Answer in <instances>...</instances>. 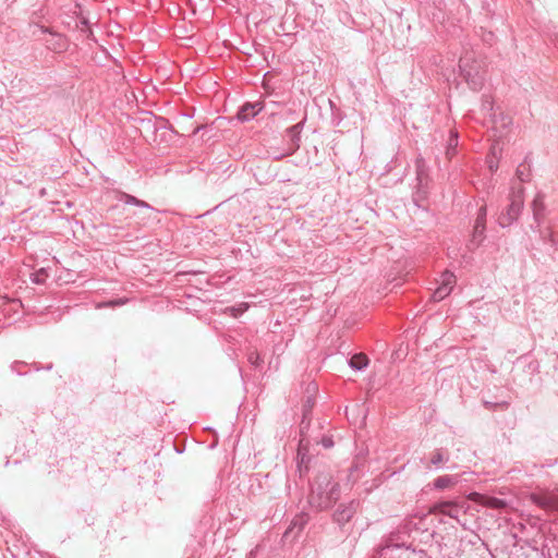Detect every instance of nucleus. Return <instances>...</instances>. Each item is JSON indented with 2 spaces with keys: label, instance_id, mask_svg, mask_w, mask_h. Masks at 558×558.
I'll list each match as a JSON object with an SVG mask.
<instances>
[{
  "label": "nucleus",
  "instance_id": "nucleus-1",
  "mask_svg": "<svg viewBox=\"0 0 558 558\" xmlns=\"http://www.w3.org/2000/svg\"><path fill=\"white\" fill-rule=\"evenodd\" d=\"M341 487L329 473H319L311 485L307 497L310 506L316 511L333 507L340 498Z\"/></svg>",
  "mask_w": 558,
  "mask_h": 558
},
{
  "label": "nucleus",
  "instance_id": "nucleus-2",
  "mask_svg": "<svg viewBox=\"0 0 558 558\" xmlns=\"http://www.w3.org/2000/svg\"><path fill=\"white\" fill-rule=\"evenodd\" d=\"M459 69L463 80L472 90H480L484 85V70L481 62L473 59L468 53L460 58Z\"/></svg>",
  "mask_w": 558,
  "mask_h": 558
},
{
  "label": "nucleus",
  "instance_id": "nucleus-3",
  "mask_svg": "<svg viewBox=\"0 0 558 558\" xmlns=\"http://www.w3.org/2000/svg\"><path fill=\"white\" fill-rule=\"evenodd\" d=\"M524 205L523 189L520 187L517 192H512L510 196V204L505 211H501L498 217V225L501 228H508L513 225L522 213Z\"/></svg>",
  "mask_w": 558,
  "mask_h": 558
},
{
  "label": "nucleus",
  "instance_id": "nucleus-4",
  "mask_svg": "<svg viewBox=\"0 0 558 558\" xmlns=\"http://www.w3.org/2000/svg\"><path fill=\"white\" fill-rule=\"evenodd\" d=\"M469 505L464 499L459 497L449 500H438L434 502L429 512L434 514H444L451 519L459 520L461 514L466 513Z\"/></svg>",
  "mask_w": 558,
  "mask_h": 558
},
{
  "label": "nucleus",
  "instance_id": "nucleus-5",
  "mask_svg": "<svg viewBox=\"0 0 558 558\" xmlns=\"http://www.w3.org/2000/svg\"><path fill=\"white\" fill-rule=\"evenodd\" d=\"M31 27L33 28V36H36L38 32L41 34L49 35V37L45 39V46L47 49L56 53H61L68 49V39L64 35L59 34L54 32L52 28H49L45 25H40L37 23L31 24Z\"/></svg>",
  "mask_w": 558,
  "mask_h": 558
},
{
  "label": "nucleus",
  "instance_id": "nucleus-6",
  "mask_svg": "<svg viewBox=\"0 0 558 558\" xmlns=\"http://www.w3.org/2000/svg\"><path fill=\"white\" fill-rule=\"evenodd\" d=\"M304 123H305V121L303 120L292 126H289L284 131L283 150L281 154L276 155L274 157L275 159H281L287 156H292L293 154H295L299 150V148L301 146V133L304 128Z\"/></svg>",
  "mask_w": 558,
  "mask_h": 558
},
{
  "label": "nucleus",
  "instance_id": "nucleus-7",
  "mask_svg": "<svg viewBox=\"0 0 558 558\" xmlns=\"http://www.w3.org/2000/svg\"><path fill=\"white\" fill-rule=\"evenodd\" d=\"M360 507L357 499L340 502L332 512L331 519L341 530L352 520Z\"/></svg>",
  "mask_w": 558,
  "mask_h": 558
},
{
  "label": "nucleus",
  "instance_id": "nucleus-8",
  "mask_svg": "<svg viewBox=\"0 0 558 558\" xmlns=\"http://www.w3.org/2000/svg\"><path fill=\"white\" fill-rule=\"evenodd\" d=\"M403 531L408 533V537L413 539L417 534H426L427 538L433 537L434 533L425 526V519L423 517H411L404 520L401 524Z\"/></svg>",
  "mask_w": 558,
  "mask_h": 558
},
{
  "label": "nucleus",
  "instance_id": "nucleus-9",
  "mask_svg": "<svg viewBox=\"0 0 558 558\" xmlns=\"http://www.w3.org/2000/svg\"><path fill=\"white\" fill-rule=\"evenodd\" d=\"M408 533L403 531V527L401 524L398 526V529L389 534V536L386 539V546L383 548L381 556H385L388 554V550L392 547L400 548L405 547L404 553H410L411 544L408 545Z\"/></svg>",
  "mask_w": 558,
  "mask_h": 558
},
{
  "label": "nucleus",
  "instance_id": "nucleus-10",
  "mask_svg": "<svg viewBox=\"0 0 558 558\" xmlns=\"http://www.w3.org/2000/svg\"><path fill=\"white\" fill-rule=\"evenodd\" d=\"M469 499L475 501L476 504H478L483 507L495 509V510H501V509L507 508V506H508V502L505 499L497 498V497L490 496V495L480 494V493H471L469 495Z\"/></svg>",
  "mask_w": 558,
  "mask_h": 558
},
{
  "label": "nucleus",
  "instance_id": "nucleus-11",
  "mask_svg": "<svg viewBox=\"0 0 558 558\" xmlns=\"http://www.w3.org/2000/svg\"><path fill=\"white\" fill-rule=\"evenodd\" d=\"M415 172L417 181V193L425 194L428 183V167L425 159L421 156L415 159Z\"/></svg>",
  "mask_w": 558,
  "mask_h": 558
},
{
  "label": "nucleus",
  "instance_id": "nucleus-12",
  "mask_svg": "<svg viewBox=\"0 0 558 558\" xmlns=\"http://www.w3.org/2000/svg\"><path fill=\"white\" fill-rule=\"evenodd\" d=\"M263 109V102H245L238 111L236 117L242 122L250 121L255 118Z\"/></svg>",
  "mask_w": 558,
  "mask_h": 558
},
{
  "label": "nucleus",
  "instance_id": "nucleus-13",
  "mask_svg": "<svg viewBox=\"0 0 558 558\" xmlns=\"http://www.w3.org/2000/svg\"><path fill=\"white\" fill-rule=\"evenodd\" d=\"M531 500L542 509L558 510V497L556 496L533 494Z\"/></svg>",
  "mask_w": 558,
  "mask_h": 558
},
{
  "label": "nucleus",
  "instance_id": "nucleus-14",
  "mask_svg": "<svg viewBox=\"0 0 558 558\" xmlns=\"http://www.w3.org/2000/svg\"><path fill=\"white\" fill-rule=\"evenodd\" d=\"M449 459L450 457L447 450L442 448L436 449L434 452H432L429 462L426 466L427 469H440L449 461Z\"/></svg>",
  "mask_w": 558,
  "mask_h": 558
},
{
  "label": "nucleus",
  "instance_id": "nucleus-15",
  "mask_svg": "<svg viewBox=\"0 0 558 558\" xmlns=\"http://www.w3.org/2000/svg\"><path fill=\"white\" fill-rule=\"evenodd\" d=\"M459 483V475H442L433 481V488L436 490H444L450 488Z\"/></svg>",
  "mask_w": 558,
  "mask_h": 558
},
{
  "label": "nucleus",
  "instance_id": "nucleus-16",
  "mask_svg": "<svg viewBox=\"0 0 558 558\" xmlns=\"http://www.w3.org/2000/svg\"><path fill=\"white\" fill-rule=\"evenodd\" d=\"M532 210H533V216H534V220H535L536 225L535 226L532 225L531 228L534 229V228H538L541 226V219H542L544 210H545L543 195L537 194L535 196V198L532 202Z\"/></svg>",
  "mask_w": 558,
  "mask_h": 558
},
{
  "label": "nucleus",
  "instance_id": "nucleus-17",
  "mask_svg": "<svg viewBox=\"0 0 558 558\" xmlns=\"http://www.w3.org/2000/svg\"><path fill=\"white\" fill-rule=\"evenodd\" d=\"M485 230H486V227H480V226H476L474 225L473 227V232H472V238L468 244V248L469 251H474L476 250L481 244L482 242L485 240Z\"/></svg>",
  "mask_w": 558,
  "mask_h": 558
},
{
  "label": "nucleus",
  "instance_id": "nucleus-18",
  "mask_svg": "<svg viewBox=\"0 0 558 558\" xmlns=\"http://www.w3.org/2000/svg\"><path fill=\"white\" fill-rule=\"evenodd\" d=\"M348 363L352 369L363 371L367 367L369 360L364 353H356L349 359Z\"/></svg>",
  "mask_w": 558,
  "mask_h": 558
},
{
  "label": "nucleus",
  "instance_id": "nucleus-19",
  "mask_svg": "<svg viewBox=\"0 0 558 558\" xmlns=\"http://www.w3.org/2000/svg\"><path fill=\"white\" fill-rule=\"evenodd\" d=\"M308 521H310L308 513L301 512V513L296 514L293 518L291 525H290L289 530L286 532V534H288L289 531H292L294 529H298V533L301 532L304 529V526L308 523Z\"/></svg>",
  "mask_w": 558,
  "mask_h": 558
},
{
  "label": "nucleus",
  "instance_id": "nucleus-20",
  "mask_svg": "<svg viewBox=\"0 0 558 558\" xmlns=\"http://www.w3.org/2000/svg\"><path fill=\"white\" fill-rule=\"evenodd\" d=\"M515 175L520 182H527L531 178V168L530 165L526 163V159L524 162L520 163L517 168Z\"/></svg>",
  "mask_w": 558,
  "mask_h": 558
},
{
  "label": "nucleus",
  "instance_id": "nucleus-21",
  "mask_svg": "<svg viewBox=\"0 0 558 558\" xmlns=\"http://www.w3.org/2000/svg\"><path fill=\"white\" fill-rule=\"evenodd\" d=\"M539 365L536 361H530L525 363L522 367V373L529 377V381L532 380V377L538 373Z\"/></svg>",
  "mask_w": 558,
  "mask_h": 558
},
{
  "label": "nucleus",
  "instance_id": "nucleus-22",
  "mask_svg": "<svg viewBox=\"0 0 558 558\" xmlns=\"http://www.w3.org/2000/svg\"><path fill=\"white\" fill-rule=\"evenodd\" d=\"M247 361L255 368H259L264 363L263 359L260 357L259 353L256 350L248 352Z\"/></svg>",
  "mask_w": 558,
  "mask_h": 558
},
{
  "label": "nucleus",
  "instance_id": "nucleus-23",
  "mask_svg": "<svg viewBox=\"0 0 558 558\" xmlns=\"http://www.w3.org/2000/svg\"><path fill=\"white\" fill-rule=\"evenodd\" d=\"M118 199L123 202L125 205L137 206L140 198H137V197H135V196H133L131 194H128L125 192H119L118 193Z\"/></svg>",
  "mask_w": 558,
  "mask_h": 558
},
{
  "label": "nucleus",
  "instance_id": "nucleus-24",
  "mask_svg": "<svg viewBox=\"0 0 558 558\" xmlns=\"http://www.w3.org/2000/svg\"><path fill=\"white\" fill-rule=\"evenodd\" d=\"M486 217H487V207H486V205H482L477 210V216H476L474 225L480 226L481 228L483 226L486 227Z\"/></svg>",
  "mask_w": 558,
  "mask_h": 558
},
{
  "label": "nucleus",
  "instance_id": "nucleus-25",
  "mask_svg": "<svg viewBox=\"0 0 558 558\" xmlns=\"http://www.w3.org/2000/svg\"><path fill=\"white\" fill-rule=\"evenodd\" d=\"M451 293V290L440 283V286L434 291L433 299L435 301H441Z\"/></svg>",
  "mask_w": 558,
  "mask_h": 558
},
{
  "label": "nucleus",
  "instance_id": "nucleus-26",
  "mask_svg": "<svg viewBox=\"0 0 558 558\" xmlns=\"http://www.w3.org/2000/svg\"><path fill=\"white\" fill-rule=\"evenodd\" d=\"M441 284L452 291V289L456 284V276L449 271L444 272Z\"/></svg>",
  "mask_w": 558,
  "mask_h": 558
},
{
  "label": "nucleus",
  "instance_id": "nucleus-27",
  "mask_svg": "<svg viewBox=\"0 0 558 558\" xmlns=\"http://www.w3.org/2000/svg\"><path fill=\"white\" fill-rule=\"evenodd\" d=\"M457 146H458V135L451 133L449 143L447 146V151H446V154L449 158H451L454 155Z\"/></svg>",
  "mask_w": 558,
  "mask_h": 558
},
{
  "label": "nucleus",
  "instance_id": "nucleus-28",
  "mask_svg": "<svg viewBox=\"0 0 558 558\" xmlns=\"http://www.w3.org/2000/svg\"><path fill=\"white\" fill-rule=\"evenodd\" d=\"M26 366L25 362L22 361H15L11 364L10 368L13 373H15L19 376L25 375V373L22 372V367Z\"/></svg>",
  "mask_w": 558,
  "mask_h": 558
},
{
  "label": "nucleus",
  "instance_id": "nucleus-29",
  "mask_svg": "<svg viewBox=\"0 0 558 558\" xmlns=\"http://www.w3.org/2000/svg\"><path fill=\"white\" fill-rule=\"evenodd\" d=\"M314 405V400L308 397L305 404L303 405V420H302V424H304L306 417H307V414L311 412L312 408Z\"/></svg>",
  "mask_w": 558,
  "mask_h": 558
},
{
  "label": "nucleus",
  "instance_id": "nucleus-30",
  "mask_svg": "<svg viewBox=\"0 0 558 558\" xmlns=\"http://www.w3.org/2000/svg\"><path fill=\"white\" fill-rule=\"evenodd\" d=\"M482 7L487 13H493L496 8V1L495 0H483Z\"/></svg>",
  "mask_w": 558,
  "mask_h": 558
},
{
  "label": "nucleus",
  "instance_id": "nucleus-31",
  "mask_svg": "<svg viewBox=\"0 0 558 558\" xmlns=\"http://www.w3.org/2000/svg\"><path fill=\"white\" fill-rule=\"evenodd\" d=\"M320 444L323 445L324 448L326 449H329L331 447H333V440H332V437L331 436H324L320 440Z\"/></svg>",
  "mask_w": 558,
  "mask_h": 558
},
{
  "label": "nucleus",
  "instance_id": "nucleus-32",
  "mask_svg": "<svg viewBox=\"0 0 558 558\" xmlns=\"http://www.w3.org/2000/svg\"><path fill=\"white\" fill-rule=\"evenodd\" d=\"M137 207L145 208L151 211H158L156 208H154L151 205L146 203L145 201L138 199Z\"/></svg>",
  "mask_w": 558,
  "mask_h": 558
},
{
  "label": "nucleus",
  "instance_id": "nucleus-33",
  "mask_svg": "<svg viewBox=\"0 0 558 558\" xmlns=\"http://www.w3.org/2000/svg\"><path fill=\"white\" fill-rule=\"evenodd\" d=\"M494 38H495L494 33L488 32L487 34L484 35L483 40L485 43H487L488 45H493Z\"/></svg>",
  "mask_w": 558,
  "mask_h": 558
},
{
  "label": "nucleus",
  "instance_id": "nucleus-34",
  "mask_svg": "<svg viewBox=\"0 0 558 558\" xmlns=\"http://www.w3.org/2000/svg\"><path fill=\"white\" fill-rule=\"evenodd\" d=\"M205 128H206V125H203V124H202V125H197V126L193 130L192 134H193V135H196L198 132H201V131H202V130H204Z\"/></svg>",
  "mask_w": 558,
  "mask_h": 558
},
{
  "label": "nucleus",
  "instance_id": "nucleus-35",
  "mask_svg": "<svg viewBox=\"0 0 558 558\" xmlns=\"http://www.w3.org/2000/svg\"><path fill=\"white\" fill-rule=\"evenodd\" d=\"M80 24H81L82 26L87 27V26H88V21H87V19H86V17H81V19H80Z\"/></svg>",
  "mask_w": 558,
  "mask_h": 558
},
{
  "label": "nucleus",
  "instance_id": "nucleus-36",
  "mask_svg": "<svg viewBox=\"0 0 558 558\" xmlns=\"http://www.w3.org/2000/svg\"><path fill=\"white\" fill-rule=\"evenodd\" d=\"M515 377L520 380V383H524L525 381V379L522 378V375L519 374V373L515 375Z\"/></svg>",
  "mask_w": 558,
  "mask_h": 558
},
{
  "label": "nucleus",
  "instance_id": "nucleus-37",
  "mask_svg": "<svg viewBox=\"0 0 558 558\" xmlns=\"http://www.w3.org/2000/svg\"><path fill=\"white\" fill-rule=\"evenodd\" d=\"M52 368V363L45 366V369L50 371Z\"/></svg>",
  "mask_w": 558,
  "mask_h": 558
},
{
  "label": "nucleus",
  "instance_id": "nucleus-38",
  "mask_svg": "<svg viewBox=\"0 0 558 558\" xmlns=\"http://www.w3.org/2000/svg\"><path fill=\"white\" fill-rule=\"evenodd\" d=\"M557 49H558V34H557V37H556V43H555Z\"/></svg>",
  "mask_w": 558,
  "mask_h": 558
},
{
  "label": "nucleus",
  "instance_id": "nucleus-39",
  "mask_svg": "<svg viewBox=\"0 0 558 558\" xmlns=\"http://www.w3.org/2000/svg\"><path fill=\"white\" fill-rule=\"evenodd\" d=\"M554 463H558V458L555 460V462H554Z\"/></svg>",
  "mask_w": 558,
  "mask_h": 558
}]
</instances>
